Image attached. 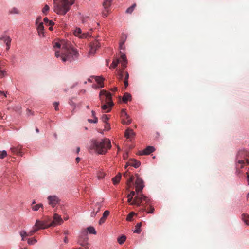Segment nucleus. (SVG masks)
<instances>
[{
  "instance_id": "obj_1",
  "label": "nucleus",
  "mask_w": 249,
  "mask_h": 249,
  "mask_svg": "<svg viewBox=\"0 0 249 249\" xmlns=\"http://www.w3.org/2000/svg\"><path fill=\"white\" fill-rule=\"evenodd\" d=\"M111 147L110 141L107 138L98 141L92 140L89 146V150H93L99 154H105Z\"/></svg>"
},
{
  "instance_id": "obj_2",
  "label": "nucleus",
  "mask_w": 249,
  "mask_h": 249,
  "mask_svg": "<svg viewBox=\"0 0 249 249\" xmlns=\"http://www.w3.org/2000/svg\"><path fill=\"white\" fill-rule=\"evenodd\" d=\"M135 183L136 196L131 204L140 206H143V204L142 203V201H145V203H148L150 201V199L141 193L144 186L143 180L138 177L136 180Z\"/></svg>"
},
{
  "instance_id": "obj_3",
  "label": "nucleus",
  "mask_w": 249,
  "mask_h": 249,
  "mask_svg": "<svg viewBox=\"0 0 249 249\" xmlns=\"http://www.w3.org/2000/svg\"><path fill=\"white\" fill-rule=\"evenodd\" d=\"M55 55L56 57L61 56V59L64 62L66 61L71 62L77 59L79 56L77 51L71 46L70 43L69 44L68 48H65L62 51L61 54H60L59 51H56Z\"/></svg>"
},
{
  "instance_id": "obj_4",
  "label": "nucleus",
  "mask_w": 249,
  "mask_h": 249,
  "mask_svg": "<svg viewBox=\"0 0 249 249\" xmlns=\"http://www.w3.org/2000/svg\"><path fill=\"white\" fill-rule=\"evenodd\" d=\"M58 0H53V11L58 15H65L70 9V7L73 2L69 0H60V2H56Z\"/></svg>"
},
{
  "instance_id": "obj_5",
  "label": "nucleus",
  "mask_w": 249,
  "mask_h": 249,
  "mask_svg": "<svg viewBox=\"0 0 249 249\" xmlns=\"http://www.w3.org/2000/svg\"><path fill=\"white\" fill-rule=\"evenodd\" d=\"M102 96H105L106 97V99L107 100V102L106 104H104L101 106V108L106 112H109L111 110V107L113 105L111 98L112 95L110 92H107L105 90H101L99 94V96L101 101L103 102V99L102 97Z\"/></svg>"
},
{
  "instance_id": "obj_6",
  "label": "nucleus",
  "mask_w": 249,
  "mask_h": 249,
  "mask_svg": "<svg viewBox=\"0 0 249 249\" xmlns=\"http://www.w3.org/2000/svg\"><path fill=\"white\" fill-rule=\"evenodd\" d=\"M249 164V160L247 159L245 160L244 159H241L240 158H236L235 159V165L236 168L237 169H240L243 168L244 166L246 165Z\"/></svg>"
},
{
  "instance_id": "obj_7",
  "label": "nucleus",
  "mask_w": 249,
  "mask_h": 249,
  "mask_svg": "<svg viewBox=\"0 0 249 249\" xmlns=\"http://www.w3.org/2000/svg\"><path fill=\"white\" fill-rule=\"evenodd\" d=\"M41 17H38L36 21V24L37 26V30L38 35L40 36H44V26L43 23L40 22L41 20Z\"/></svg>"
},
{
  "instance_id": "obj_8",
  "label": "nucleus",
  "mask_w": 249,
  "mask_h": 249,
  "mask_svg": "<svg viewBox=\"0 0 249 249\" xmlns=\"http://www.w3.org/2000/svg\"><path fill=\"white\" fill-rule=\"evenodd\" d=\"M73 34L75 36L81 38H86L90 36V35L88 32L82 33L81 29L79 28H76L73 31Z\"/></svg>"
},
{
  "instance_id": "obj_9",
  "label": "nucleus",
  "mask_w": 249,
  "mask_h": 249,
  "mask_svg": "<svg viewBox=\"0 0 249 249\" xmlns=\"http://www.w3.org/2000/svg\"><path fill=\"white\" fill-rule=\"evenodd\" d=\"M35 227L39 229H44L48 227H51L50 224H47L45 221H40L39 220H36L35 225Z\"/></svg>"
},
{
  "instance_id": "obj_10",
  "label": "nucleus",
  "mask_w": 249,
  "mask_h": 249,
  "mask_svg": "<svg viewBox=\"0 0 249 249\" xmlns=\"http://www.w3.org/2000/svg\"><path fill=\"white\" fill-rule=\"evenodd\" d=\"M48 200L49 204L53 207H54L60 202L59 198L56 196H48Z\"/></svg>"
},
{
  "instance_id": "obj_11",
  "label": "nucleus",
  "mask_w": 249,
  "mask_h": 249,
  "mask_svg": "<svg viewBox=\"0 0 249 249\" xmlns=\"http://www.w3.org/2000/svg\"><path fill=\"white\" fill-rule=\"evenodd\" d=\"M101 45L98 41H95L90 45V50L89 52V54H94L96 50L100 47Z\"/></svg>"
},
{
  "instance_id": "obj_12",
  "label": "nucleus",
  "mask_w": 249,
  "mask_h": 249,
  "mask_svg": "<svg viewBox=\"0 0 249 249\" xmlns=\"http://www.w3.org/2000/svg\"><path fill=\"white\" fill-rule=\"evenodd\" d=\"M63 221L60 215L55 213L53 216V220L50 223L51 226H55L57 225H61Z\"/></svg>"
},
{
  "instance_id": "obj_13",
  "label": "nucleus",
  "mask_w": 249,
  "mask_h": 249,
  "mask_svg": "<svg viewBox=\"0 0 249 249\" xmlns=\"http://www.w3.org/2000/svg\"><path fill=\"white\" fill-rule=\"evenodd\" d=\"M91 77H93L95 78L96 81L99 84V86H97L95 85H93L92 87L94 88H102L104 87L103 84V81L104 80V78L101 76H92Z\"/></svg>"
},
{
  "instance_id": "obj_14",
  "label": "nucleus",
  "mask_w": 249,
  "mask_h": 249,
  "mask_svg": "<svg viewBox=\"0 0 249 249\" xmlns=\"http://www.w3.org/2000/svg\"><path fill=\"white\" fill-rule=\"evenodd\" d=\"M248 152L245 149H241L238 151L236 154V158L247 160Z\"/></svg>"
},
{
  "instance_id": "obj_15",
  "label": "nucleus",
  "mask_w": 249,
  "mask_h": 249,
  "mask_svg": "<svg viewBox=\"0 0 249 249\" xmlns=\"http://www.w3.org/2000/svg\"><path fill=\"white\" fill-rule=\"evenodd\" d=\"M155 148L152 146H147L145 149L139 151V155H147L154 152Z\"/></svg>"
},
{
  "instance_id": "obj_16",
  "label": "nucleus",
  "mask_w": 249,
  "mask_h": 249,
  "mask_svg": "<svg viewBox=\"0 0 249 249\" xmlns=\"http://www.w3.org/2000/svg\"><path fill=\"white\" fill-rule=\"evenodd\" d=\"M70 42H66L65 41H62L60 42H56L53 46L54 48H61L63 51L65 48L69 47V44Z\"/></svg>"
},
{
  "instance_id": "obj_17",
  "label": "nucleus",
  "mask_w": 249,
  "mask_h": 249,
  "mask_svg": "<svg viewBox=\"0 0 249 249\" xmlns=\"http://www.w3.org/2000/svg\"><path fill=\"white\" fill-rule=\"evenodd\" d=\"M109 211L108 210L105 211L103 213L102 217L100 219L99 221V224L101 225L104 223L106 221L107 217L109 215Z\"/></svg>"
},
{
  "instance_id": "obj_18",
  "label": "nucleus",
  "mask_w": 249,
  "mask_h": 249,
  "mask_svg": "<svg viewBox=\"0 0 249 249\" xmlns=\"http://www.w3.org/2000/svg\"><path fill=\"white\" fill-rule=\"evenodd\" d=\"M79 239H82L85 241H88V237L87 236V231L85 229L82 230L80 232V235L79 236Z\"/></svg>"
},
{
  "instance_id": "obj_19",
  "label": "nucleus",
  "mask_w": 249,
  "mask_h": 249,
  "mask_svg": "<svg viewBox=\"0 0 249 249\" xmlns=\"http://www.w3.org/2000/svg\"><path fill=\"white\" fill-rule=\"evenodd\" d=\"M129 165L135 167V168H138L141 165V162L135 159H131L129 162Z\"/></svg>"
},
{
  "instance_id": "obj_20",
  "label": "nucleus",
  "mask_w": 249,
  "mask_h": 249,
  "mask_svg": "<svg viewBox=\"0 0 249 249\" xmlns=\"http://www.w3.org/2000/svg\"><path fill=\"white\" fill-rule=\"evenodd\" d=\"M120 59L121 60H120V62L121 63L122 66L124 68H125L127 66V61L126 55L124 53H122L121 55Z\"/></svg>"
},
{
  "instance_id": "obj_21",
  "label": "nucleus",
  "mask_w": 249,
  "mask_h": 249,
  "mask_svg": "<svg viewBox=\"0 0 249 249\" xmlns=\"http://www.w3.org/2000/svg\"><path fill=\"white\" fill-rule=\"evenodd\" d=\"M113 0H105L103 3V6L106 12H108V8L110 7Z\"/></svg>"
},
{
  "instance_id": "obj_22",
  "label": "nucleus",
  "mask_w": 249,
  "mask_h": 249,
  "mask_svg": "<svg viewBox=\"0 0 249 249\" xmlns=\"http://www.w3.org/2000/svg\"><path fill=\"white\" fill-rule=\"evenodd\" d=\"M122 100L124 103H127L128 101L131 100V95L127 92L125 93L123 95Z\"/></svg>"
},
{
  "instance_id": "obj_23",
  "label": "nucleus",
  "mask_w": 249,
  "mask_h": 249,
  "mask_svg": "<svg viewBox=\"0 0 249 249\" xmlns=\"http://www.w3.org/2000/svg\"><path fill=\"white\" fill-rule=\"evenodd\" d=\"M135 135L133 130L130 128H128L125 132V136L127 138H129Z\"/></svg>"
},
{
  "instance_id": "obj_24",
  "label": "nucleus",
  "mask_w": 249,
  "mask_h": 249,
  "mask_svg": "<svg viewBox=\"0 0 249 249\" xmlns=\"http://www.w3.org/2000/svg\"><path fill=\"white\" fill-rule=\"evenodd\" d=\"M0 40H3L5 44H7V43H11V39L10 36L6 35L1 36L0 37Z\"/></svg>"
},
{
  "instance_id": "obj_25",
  "label": "nucleus",
  "mask_w": 249,
  "mask_h": 249,
  "mask_svg": "<svg viewBox=\"0 0 249 249\" xmlns=\"http://www.w3.org/2000/svg\"><path fill=\"white\" fill-rule=\"evenodd\" d=\"M86 231L87 232H88L89 234H96L97 231L95 230V229L92 226H89L87 228Z\"/></svg>"
},
{
  "instance_id": "obj_26",
  "label": "nucleus",
  "mask_w": 249,
  "mask_h": 249,
  "mask_svg": "<svg viewBox=\"0 0 249 249\" xmlns=\"http://www.w3.org/2000/svg\"><path fill=\"white\" fill-rule=\"evenodd\" d=\"M126 237L124 235H122L121 236L118 237L117 242L120 245L123 244L126 240Z\"/></svg>"
},
{
  "instance_id": "obj_27",
  "label": "nucleus",
  "mask_w": 249,
  "mask_h": 249,
  "mask_svg": "<svg viewBox=\"0 0 249 249\" xmlns=\"http://www.w3.org/2000/svg\"><path fill=\"white\" fill-rule=\"evenodd\" d=\"M121 178V175L120 173H118L115 177L112 178V181L114 185L117 184Z\"/></svg>"
},
{
  "instance_id": "obj_28",
  "label": "nucleus",
  "mask_w": 249,
  "mask_h": 249,
  "mask_svg": "<svg viewBox=\"0 0 249 249\" xmlns=\"http://www.w3.org/2000/svg\"><path fill=\"white\" fill-rule=\"evenodd\" d=\"M103 202H97L95 205V207L94 208L96 209V212L98 213L100 211L101 208L103 207Z\"/></svg>"
},
{
  "instance_id": "obj_29",
  "label": "nucleus",
  "mask_w": 249,
  "mask_h": 249,
  "mask_svg": "<svg viewBox=\"0 0 249 249\" xmlns=\"http://www.w3.org/2000/svg\"><path fill=\"white\" fill-rule=\"evenodd\" d=\"M142 223L139 222L135 226V229L134 231V233H140L141 232V227L142 226Z\"/></svg>"
},
{
  "instance_id": "obj_30",
  "label": "nucleus",
  "mask_w": 249,
  "mask_h": 249,
  "mask_svg": "<svg viewBox=\"0 0 249 249\" xmlns=\"http://www.w3.org/2000/svg\"><path fill=\"white\" fill-rule=\"evenodd\" d=\"M10 14H20V11L16 7H13L11 8L9 12Z\"/></svg>"
},
{
  "instance_id": "obj_31",
  "label": "nucleus",
  "mask_w": 249,
  "mask_h": 249,
  "mask_svg": "<svg viewBox=\"0 0 249 249\" xmlns=\"http://www.w3.org/2000/svg\"><path fill=\"white\" fill-rule=\"evenodd\" d=\"M43 21L47 26H53L54 25V22L53 20H49L47 18H44Z\"/></svg>"
},
{
  "instance_id": "obj_32",
  "label": "nucleus",
  "mask_w": 249,
  "mask_h": 249,
  "mask_svg": "<svg viewBox=\"0 0 249 249\" xmlns=\"http://www.w3.org/2000/svg\"><path fill=\"white\" fill-rule=\"evenodd\" d=\"M121 116L122 118H124V119H128L130 118L129 116L128 115L127 112H126V110L125 109H122L121 111Z\"/></svg>"
},
{
  "instance_id": "obj_33",
  "label": "nucleus",
  "mask_w": 249,
  "mask_h": 249,
  "mask_svg": "<svg viewBox=\"0 0 249 249\" xmlns=\"http://www.w3.org/2000/svg\"><path fill=\"white\" fill-rule=\"evenodd\" d=\"M135 194H136V192L132 191H131L130 193L127 195L128 202H130L132 200L133 197Z\"/></svg>"
},
{
  "instance_id": "obj_34",
  "label": "nucleus",
  "mask_w": 249,
  "mask_h": 249,
  "mask_svg": "<svg viewBox=\"0 0 249 249\" xmlns=\"http://www.w3.org/2000/svg\"><path fill=\"white\" fill-rule=\"evenodd\" d=\"M136 6V4L135 3L133 4L131 6L129 7L126 9V13L128 14H131L134 11V9Z\"/></svg>"
},
{
  "instance_id": "obj_35",
  "label": "nucleus",
  "mask_w": 249,
  "mask_h": 249,
  "mask_svg": "<svg viewBox=\"0 0 249 249\" xmlns=\"http://www.w3.org/2000/svg\"><path fill=\"white\" fill-rule=\"evenodd\" d=\"M40 208H43V205L41 203L37 204L35 206H33L32 207V209L33 211H37L39 210Z\"/></svg>"
},
{
  "instance_id": "obj_36",
  "label": "nucleus",
  "mask_w": 249,
  "mask_h": 249,
  "mask_svg": "<svg viewBox=\"0 0 249 249\" xmlns=\"http://www.w3.org/2000/svg\"><path fill=\"white\" fill-rule=\"evenodd\" d=\"M120 59H117L113 61L112 63L110 65V68H115L117 66L118 64L120 62Z\"/></svg>"
},
{
  "instance_id": "obj_37",
  "label": "nucleus",
  "mask_w": 249,
  "mask_h": 249,
  "mask_svg": "<svg viewBox=\"0 0 249 249\" xmlns=\"http://www.w3.org/2000/svg\"><path fill=\"white\" fill-rule=\"evenodd\" d=\"M77 243L79 244L81 246H86V245H88L89 243L88 241H85L82 239L79 240L78 239L77 241Z\"/></svg>"
},
{
  "instance_id": "obj_38",
  "label": "nucleus",
  "mask_w": 249,
  "mask_h": 249,
  "mask_svg": "<svg viewBox=\"0 0 249 249\" xmlns=\"http://www.w3.org/2000/svg\"><path fill=\"white\" fill-rule=\"evenodd\" d=\"M28 244L29 245H34L37 242V240L35 238H28L27 239Z\"/></svg>"
},
{
  "instance_id": "obj_39",
  "label": "nucleus",
  "mask_w": 249,
  "mask_h": 249,
  "mask_svg": "<svg viewBox=\"0 0 249 249\" xmlns=\"http://www.w3.org/2000/svg\"><path fill=\"white\" fill-rule=\"evenodd\" d=\"M242 219L247 224L249 225V215L243 214H242Z\"/></svg>"
},
{
  "instance_id": "obj_40",
  "label": "nucleus",
  "mask_w": 249,
  "mask_h": 249,
  "mask_svg": "<svg viewBox=\"0 0 249 249\" xmlns=\"http://www.w3.org/2000/svg\"><path fill=\"white\" fill-rule=\"evenodd\" d=\"M126 119L127 120V121H125L124 119L122 120V123H123V124L125 125L130 124L132 122L131 119H130L129 118L128 119Z\"/></svg>"
},
{
  "instance_id": "obj_41",
  "label": "nucleus",
  "mask_w": 249,
  "mask_h": 249,
  "mask_svg": "<svg viewBox=\"0 0 249 249\" xmlns=\"http://www.w3.org/2000/svg\"><path fill=\"white\" fill-rule=\"evenodd\" d=\"M49 10V7L48 5L46 4L42 9V12L44 15L47 14V12Z\"/></svg>"
},
{
  "instance_id": "obj_42",
  "label": "nucleus",
  "mask_w": 249,
  "mask_h": 249,
  "mask_svg": "<svg viewBox=\"0 0 249 249\" xmlns=\"http://www.w3.org/2000/svg\"><path fill=\"white\" fill-rule=\"evenodd\" d=\"M108 119L109 118L106 114H103L101 117L102 121L105 123H107V121L108 120Z\"/></svg>"
},
{
  "instance_id": "obj_43",
  "label": "nucleus",
  "mask_w": 249,
  "mask_h": 249,
  "mask_svg": "<svg viewBox=\"0 0 249 249\" xmlns=\"http://www.w3.org/2000/svg\"><path fill=\"white\" fill-rule=\"evenodd\" d=\"M134 214L135 213L134 212H131L129 213L126 217V220L129 221H131Z\"/></svg>"
},
{
  "instance_id": "obj_44",
  "label": "nucleus",
  "mask_w": 249,
  "mask_h": 249,
  "mask_svg": "<svg viewBox=\"0 0 249 249\" xmlns=\"http://www.w3.org/2000/svg\"><path fill=\"white\" fill-rule=\"evenodd\" d=\"M38 230V228L35 227V226L33 227V230L29 232H28V235L31 236L33 235L34 233L37 231Z\"/></svg>"
},
{
  "instance_id": "obj_45",
  "label": "nucleus",
  "mask_w": 249,
  "mask_h": 249,
  "mask_svg": "<svg viewBox=\"0 0 249 249\" xmlns=\"http://www.w3.org/2000/svg\"><path fill=\"white\" fill-rule=\"evenodd\" d=\"M123 77V71L119 70L117 74V78L119 80H122Z\"/></svg>"
},
{
  "instance_id": "obj_46",
  "label": "nucleus",
  "mask_w": 249,
  "mask_h": 249,
  "mask_svg": "<svg viewBox=\"0 0 249 249\" xmlns=\"http://www.w3.org/2000/svg\"><path fill=\"white\" fill-rule=\"evenodd\" d=\"M7 156V152L5 150H2L0 153V159H2Z\"/></svg>"
},
{
  "instance_id": "obj_47",
  "label": "nucleus",
  "mask_w": 249,
  "mask_h": 249,
  "mask_svg": "<svg viewBox=\"0 0 249 249\" xmlns=\"http://www.w3.org/2000/svg\"><path fill=\"white\" fill-rule=\"evenodd\" d=\"M19 234L21 236H24V237H25L26 236H30L28 235V233L25 231H21L19 232Z\"/></svg>"
},
{
  "instance_id": "obj_48",
  "label": "nucleus",
  "mask_w": 249,
  "mask_h": 249,
  "mask_svg": "<svg viewBox=\"0 0 249 249\" xmlns=\"http://www.w3.org/2000/svg\"><path fill=\"white\" fill-rule=\"evenodd\" d=\"M134 180V177L133 176L130 177L129 178L127 181V184L129 187H130L131 183L132 182V181Z\"/></svg>"
},
{
  "instance_id": "obj_49",
  "label": "nucleus",
  "mask_w": 249,
  "mask_h": 249,
  "mask_svg": "<svg viewBox=\"0 0 249 249\" xmlns=\"http://www.w3.org/2000/svg\"><path fill=\"white\" fill-rule=\"evenodd\" d=\"M6 74V71L5 70H0V78H2Z\"/></svg>"
},
{
  "instance_id": "obj_50",
  "label": "nucleus",
  "mask_w": 249,
  "mask_h": 249,
  "mask_svg": "<svg viewBox=\"0 0 249 249\" xmlns=\"http://www.w3.org/2000/svg\"><path fill=\"white\" fill-rule=\"evenodd\" d=\"M125 43V40L121 41L119 43V48L120 50L124 49V44Z\"/></svg>"
},
{
  "instance_id": "obj_51",
  "label": "nucleus",
  "mask_w": 249,
  "mask_h": 249,
  "mask_svg": "<svg viewBox=\"0 0 249 249\" xmlns=\"http://www.w3.org/2000/svg\"><path fill=\"white\" fill-rule=\"evenodd\" d=\"M110 127L109 124L108 123H105V124L104 125V131H108L109 130H110Z\"/></svg>"
},
{
  "instance_id": "obj_52",
  "label": "nucleus",
  "mask_w": 249,
  "mask_h": 249,
  "mask_svg": "<svg viewBox=\"0 0 249 249\" xmlns=\"http://www.w3.org/2000/svg\"><path fill=\"white\" fill-rule=\"evenodd\" d=\"M96 209L93 208V211L90 213V216L92 217H94L96 216V214H97V212L95 211Z\"/></svg>"
},
{
  "instance_id": "obj_53",
  "label": "nucleus",
  "mask_w": 249,
  "mask_h": 249,
  "mask_svg": "<svg viewBox=\"0 0 249 249\" xmlns=\"http://www.w3.org/2000/svg\"><path fill=\"white\" fill-rule=\"evenodd\" d=\"M70 105L73 107V111L74 110V109L76 107V104L74 103L72 100H70L69 101Z\"/></svg>"
},
{
  "instance_id": "obj_54",
  "label": "nucleus",
  "mask_w": 249,
  "mask_h": 249,
  "mask_svg": "<svg viewBox=\"0 0 249 249\" xmlns=\"http://www.w3.org/2000/svg\"><path fill=\"white\" fill-rule=\"evenodd\" d=\"M59 104V102H55L53 103V105L55 107V109L56 111L59 110V108H58Z\"/></svg>"
},
{
  "instance_id": "obj_55",
  "label": "nucleus",
  "mask_w": 249,
  "mask_h": 249,
  "mask_svg": "<svg viewBox=\"0 0 249 249\" xmlns=\"http://www.w3.org/2000/svg\"><path fill=\"white\" fill-rule=\"evenodd\" d=\"M125 76L124 80H128V79L129 78V73L128 72H125Z\"/></svg>"
},
{
  "instance_id": "obj_56",
  "label": "nucleus",
  "mask_w": 249,
  "mask_h": 249,
  "mask_svg": "<svg viewBox=\"0 0 249 249\" xmlns=\"http://www.w3.org/2000/svg\"><path fill=\"white\" fill-rule=\"evenodd\" d=\"M124 85L125 86V87H127L128 86V80H124Z\"/></svg>"
},
{
  "instance_id": "obj_57",
  "label": "nucleus",
  "mask_w": 249,
  "mask_h": 249,
  "mask_svg": "<svg viewBox=\"0 0 249 249\" xmlns=\"http://www.w3.org/2000/svg\"><path fill=\"white\" fill-rule=\"evenodd\" d=\"M93 120L94 124H96V123H98V118L97 117H94Z\"/></svg>"
},
{
  "instance_id": "obj_58",
  "label": "nucleus",
  "mask_w": 249,
  "mask_h": 249,
  "mask_svg": "<svg viewBox=\"0 0 249 249\" xmlns=\"http://www.w3.org/2000/svg\"><path fill=\"white\" fill-rule=\"evenodd\" d=\"M154 208H151L150 210L148 212H147V213H153L154 212Z\"/></svg>"
},
{
  "instance_id": "obj_59",
  "label": "nucleus",
  "mask_w": 249,
  "mask_h": 249,
  "mask_svg": "<svg viewBox=\"0 0 249 249\" xmlns=\"http://www.w3.org/2000/svg\"><path fill=\"white\" fill-rule=\"evenodd\" d=\"M6 46V50H8L10 49V46L11 43H7V44H5Z\"/></svg>"
},
{
  "instance_id": "obj_60",
  "label": "nucleus",
  "mask_w": 249,
  "mask_h": 249,
  "mask_svg": "<svg viewBox=\"0 0 249 249\" xmlns=\"http://www.w3.org/2000/svg\"><path fill=\"white\" fill-rule=\"evenodd\" d=\"M91 113H92V117L93 118L95 117H96V112H95V111L92 110L91 111Z\"/></svg>"
},
{
  "instance_id": "obj_61",
  "label": "nucleus",
  "mask_w": 249,
  "mask_h": 249,
  "mask_svg": "<svg viewBox=\"0 0 249 249\" xmlns=\"http://www.w3.org/2000/svg\"><path fill=\"white\" fill-rule=\"evenodd\" d=\"M88 122L89 123H94V121H93V119H88L87 120Z\"/></svg>"
},
{
  "instance_id": "obj_62",
  "label": "nucleus",
  "mask_w": 249,
  "mask_h": 249,
  "mask_svg": "<svg viewBox=\"0 0 249 249\" xmlns=\"http://www.w3.org/2000/svg\"><path fill=\"white\" fill-rule=\"evenodd\" d=\"M64 242L65 243H67L68 242V238L67 237H65L64 239Z\"/></svg>"
},
{
  "instance_id": "obj_63",
  "label": "nucleus",
  "mask_w": 249,
  "mask_h": 249,
  "mask_svg": "<svg viewBox=\"0 0 249 249\" xmlns=\"http://www.w3.org/2000/svg\"><path fill=\"white\" fill-rule=\"evenodd\" d=\"M107 12L106 13H105V12H103V16L104 17H105H105H107Z\"/></svg>"
},
{
  "instance_id": "obj_64",
  "label": "nucleus",
  "mask_w": 249,
  "mask_h": 249,
  "mask_svg": "<svg viewBox=\"0 0 249 249\" xmlns=\"http://www.w3.org/2000/svg\"><path fill=\"white\" fill-rule=\"evenodd\" d=\"M247 181H248V184L249 185V175L248 173H247Z\"/></svg>"
}]
</instances>
